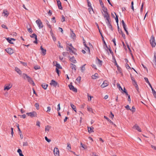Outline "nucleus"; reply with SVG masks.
<instances>
[{
    "mask_svg": "<svg viewBox=\"0 0 156 156\" xmlns=\"http://www.w3.org/2000/svg\"><path fill=\"white\" fill-rule=\"evenodd\" d=\"M67 51H69L70 54H75L76 49L72 45V44H68L66 47Z\"/></svg>",
    "mask_w": 156,
    "mask_h": 156,
    "instance_id": "1",
    "label": "nucleus"
},
{
    "mask_svg": "<svg viewBox=\"0 0 156 156\" xmlns=\"http://www.w3.org/2000/svg\"><path fill=\"white\" fill-rule=\"evenodd\" d=\"M36 23L37 24L39 29H41L43 27L42 23L40 19H38L36 21Z\"/></svg>",
    "mask_w": 156,
    "mask_h": 156,
    "instance_id": "2",
    "label": "nucleus"
},
{
    "mask_svg": "<svg viewBox=\"0 0 156 156\" xmlns=\"http://www.w3.org/2000/svg\"><path fill=\"white\" fill-rule=\"evenodd\" d=\"M150 41L152 47H154L155 46L156 44L154 37L153 36L151 37Z\"/></svg>",
    "mask_w": 156,
    "mask_h": 156,
    "instance_id": "3",
    "label": "nucleus"
},
{
    "mask_svg": "<svg viewBox=\"0 0 156 156\" xmlns=\"http://www.w3.org/2000/svg\"><path fill=\"white\" fill-rule=\"evenodd\" d=\"M53 152L55 156H59V151L58 148H55Z\"/></svg>",
    "mask_w": 156,
    "mask_h": 156,
    "instance_id": "4",
    "label": "nucleus"
},
{
    "mask_svg": "<svg viewBox=\"0 0 156 156\" xmlns=\"http://www.w3.org/2000/svg\"><path fill=\"white\" fill-rule=\"evenodd\" d=\"M71 83H71L69 85V87L70 89L75 92H77V89L75 88L71 84Z\"/></svg>",
    "mask_w": 156,
    "mask_h": 156,
    "instance_id": "5",
    "label": "nucleus"
},
{
    "mask_svg": "<svg viewBox=\"0 0 156 156\" xmlns=\"http://www.w3.org/2000/svg\"><path fill=\"white\" fill-rule=\"evenodd\" d=\"M5 51L9 54L11 55L14 52V50L11 48H8L5 49Z\"/></svg>",
    "mask_w": 156,
    "mask_h": 156,
    "instance_id": "6",
    "label": "nucleus"
},
{
    "mask_svg": "<svg viewBox=\"0 0 156 156\" xmlns=\"http://www.w3.org/2000/svg\"><path fill=\"white\" fill-rule=\"evenodd\" d=\"M108 85V82L107 80H105L104 81L103 83L101 86V88H103L106 87Z\"/></svg>",
    "mask_w": 156,
    "mask_h": 156,
    "instance_id": "7",
    "label": "nucleus"
},
{
    "mask_svg": "<svg viewBox=\"0 0 156 156\" xmlns=\"http://www.w3.org/2000/svg\"><path fill=\"white\" fill-rule=\"evenodd\" d=\"M12 85L11 84H8L6 86L4 87V90H9L12 87Z\"/></svg>",
    "mask_w": 156,
    "mask_h": 156,
    "instance_id": "8",
    "label": "nucleus"
},
{
    "mask_svg": "<svg viewBox=\"0 0 156 156\" xmlns=\"http://www.w3.org/2000/svg\"><path fill=\"white\" fill-rule=\"evenodd\" d=\"M27 80L31 84L33 85V86H34L35 84L34 82H33L32 79L29 76H27Z\"/></svg>",
    "mask_w": 156,
    "mask_h": 156,
    "instance_id": "9",
    "label": "nucleus"
},
{
    "mask_svg": "<svg viewBox=\"0 0 156 156\" xmlns=\"http://www.w3.org/2000/svg\"><path fill=\"white\" fill-rule=\"evenodd\" d=\"M6 39L9 43L11 44H13V42H12V41H15V39L12 38H6Z\"/></svg>",
    "mask_w": 156,
    "mask_h": 156,
    "instance_id": "10",
    "label": "nucleus"
},
{
    "mask_svg": "<svg viewBox=\"0 0 156 156\" xmlns=\"http://www.w3.org/2000/svg\"><path fill=\"white\" fill-rule=\"evenodd\" d=\"M40 49L41 51V54L43 55H45L46 54V50L44 49L42 46H41Z\"/></svg>",
    "mask_w": 156,
    "mask_h": 156,
    "instance_id": "11",
    "label": "nucleus"
},
{
    "mask_svg": "<svg viewBox=\"0 0 156 156\" xmlns=\"http://www.w3.org/2000/svg\"><path fill=\"white\" fill-rule=\"evenodd\" d=\"M57 83L54 80H51V82L50 83V85H53L54 87H56L57 85Z\"/></svg>",
    "mask_w": 156,
    "mask_h": 156,
    "instance_id": "12",
    "label": "nucleus"
},
{
    "mask_svg": "<svg viewBox=\"0 0 156 156\" xmlns=\"http://www.w3.org/2000/svg\"><path fill=\"white\" fill-rule=\"evenodd\" d=\"M133 128L136 129L138 131L140 132H141L140 129L137 124H135L134 125L133 127Z\"/></svg>",
    "mask_w": 156,
    "mask_h": 156,
    "instance_id": "13",
    "label": "nucleus"
},
{
    "mask_svg": "<svg viewBox=\"0 0 156 156\" xmlns=\"http://www.w3.org/2000/svg\"><path fill=\"white\" fill-rule=\"evenodd\" d=\"M69 60L71 62L74 63H76V60L73 56L69 58Z\"/></svg>",
    "mask_w": 156,
    "mask_h": 156,
    "instance_id": "14",
    "label": "nucleus"
},
{
    "mask_svg": "<svg viewBox=\"0 0 156 156\" xmlns=\"http://www.w3.org/2000/svg\"><path fill=\"white\" fill-rule=\"evenodd\" d=\"M15 70L16 72L19 75H21L22 74V71L18 68L16 67L15 68Z\"/></svg>",
    "mask_w": 156,
    "mask_h": 156,
    "instance_id": "15",
    "label": "nucleus"
},
{
    "mask_svg": "<svg viewBox=\"0 0 156 156\" xmlns=\"http://www.w3.org/2000/svg\"><path fill=\"white\" fill-rule=\"evenodd\" d=\"M131 79L132 80V81H133V84H135V85H136V87L137 86H138V85L137 84V83H136V82L135 81V80L134 79V78L131 75Z\"/></svg>",
    "mask_w": 156,
    "mask_h": 156,
    "instance_id": "16",
    "label": "nucleus"
},
{
    "mask_svg": "<svg viewBox=\"0 0 156 156\" xmlns=\"http://www.w3.org/2000/svg\"><path fill=\"white\" fill-rule=\"evenodd\" d=\"M70 67L73 70H74V71H76V68L75 65L72 63H71Z\"/></svg>",
    "mask_w": 156,
    "mask_h": 156,
    "instance_id": "17",
    "label": "nucleus"
},
{
    "mask_svg": "<svg viewBox=\"0 0 156 156\" xmlns=\"http://www.w3.org/2000/svg\"><path fill=\"white\" fill-rule=\"evenodd\" d=\"M102 13L104 18H107V17H110L108 12H106L103 13L102 12Z\"/></svg>",
    "mask_w": 156,
    "mask_h": 156,
    "instance_id": "18",
    "label": "nucleus"
},
{
    "mask_svg": "<svg viewBox=\"0 0 156 156\" xmlns=\"http://www.w3.org/2000/svg\"><path fill=\"white\" fill-rule=\"evenodd\" d=\"M87 110L89 112H91L92 113H94V112L92 108L90 107V106H87Z\"/></svg>",
    "mask_w": 156,
    "mask_h": 156,
    "instance_id": "19",
    "label": "nucleus"
},
{
    "mask_svg": "<svg viewBox=\"0 0 156 156\" xmlns=\"http://www.w3.org/2000/svg\"><path fill=\"white\" fill-rule=\"evenodd\" d=\"M94 128L92 127H88V132L90 133L93 132Z\"/></svg>",
    "mask_w": 156,
    "mask_h": 156,
    "instance_id": "20",
    "label": "nucleus"
},
{
    "mask_svg": "<svg viewBox=\"0 0 156 156\" xmlns=\"http://www.w3.org/2000/svg\"><path fill=\"white\" fill-rule=\"evenodd\" d=\"M70 105L71 107L72 108V109H73V110H74V111L75 112H76V107L71 103L70 104Z\"/></svg>",
    "mask_w": 156,
    "mask_h": 156,
    "instance_id": "21",
    "label": "nucleus"
},
{
    "mask_svg": "<svg viewBox=\"0 0 156 156\" xmlns=\"http://www.w3.org/2000/svg\"><path fill=\"white\" fill-rule=\"evenodd\" d=\"M2 14L5 16H6V17L8 16L9 14V13L6 10H4Z\"/></svg>",
    "mask_w": 156,
    "mask_h": 156,
    "instance_id": "22",
    "label": "nucleus"
},
{
    "mask_svg": "<svg viewBox=\"0 0 156 156\" xmlns=\"http://www.w3.org/2000/svg\"><path fill=\"white\" fill-rule=\"evenodd\" d=\"M51 128V127L49 126H46L45 128V131L46 132L48 133V132L49 131L50 129Z\"/></svg>",
    "mask_w": 156,
    "mask_h": 156,
    "instance_id": "23",
    "label": "nucleus"
},
{
    "mask_svg": "<svg viewBox=\"0 0 156 156\" xmlns=\"http://www.w3.org/2000/svg\"><path fill=\"white\" fill-rule=\"evenodd\" d=\"M88 9L89 11L90 12V14H92L94 13V12L93 11V9L92 8V7H89Z\"/></svg>",
    "mask_w": 156,
    "mask_h": 156,
    "instance_id": "24",
    "label": "nucleus"
},
{
    "mask_svg": "<svg viewBox=\"0 0 156 156\" xmlns=\"http://www.w3.org/2000/svg\"><path fill=\"white\" fill-rule=\"evenodd\" d=\"M34 112H31L29 113H27V115L28 116H30L31 117H32L34 116Z\"/></svg>",
    "mask_w": 156,
    "mask_h": 156,
    "instance_id": "25",
    "label": "nucleus"
},
{
    "mask_svg": "<svg viewBox=\"0 0 156 156\" xmlns=\"http://www.w3.org/2000/svg\"><path fill=\"white\" fill-rule=\"evenodd\" d=\"M98 74L96 73L94 75L92 76V78L93 79H95L98 77Z\"/></svg>",
    "mask_w": 156,
    "mask_h": 156,
    "instance_id": "26",
    "label": "nucleus"
},
{
    "mask_svg": "<svg viewBox=\"0 0 156 156\" xmlns=\"http://www.w3.org/2000/svg\"><path fill=\"white\" fill-rule=\"evenodd\" d=\"M86 65V64L83 65L81 68V71L82 73H83L85 70V66Z\"/></svg>",
    "mask_w": 156,
    "mask_h": 156,
    "instance_id": "27",
    "label": "nucleus"
},
{
    "mask_svg": "<svg viewBox=\"0 0 156 156\" xmlns=\"http://www.w3.org/2000/svg\"><path fill=\"white\" fill-rule=\"evenodd\" d=\"M97 62L99 66H101L102 65V61H101L99 59H98Z\"/></svg>",
    "mask_w": 156,
    "mask_h": 156,
    "instance_id": "28",
    "label": "nucleus"
},
{
    "mask_svg": "<svg viewBox=\"0 0 156 156\" xmlns=\"http://www.w3.org/2000/svg\"><path fill=\"white\" fill-rule=\"evenodd\" d=\"M71 37L72 38H73V39H74L75 38L76 35L73 32V31L71 33Z\"/></svg>",
    "mask_w": 156,
    "mask_h": 156,
    "instance_id": "29",
    "label": "nucleus"
},
{
    "mask_svg": "<svg viewBox=\"0 0 156 156\" xmlns=\"http://www.w3.org/2000/svg\"><path fill=\"white\" fill-rule=\"evenodd\" d=\"M17 152L19 153L20 156H24L22 153V151L21 149H19L17 150Z\"/></svg>",
    "mask_w": 156,
    "mask_h": 156,
    "instance_id": "30",
    "label": "nucleus"
},
{
    "mask_svg": "<svg viewBox=\"0 0 156 156\" xmlns=\"http://www.w3.org/2000/svg\"><path fill=\"white\" fill-rule=\"evenodd\" d=\"M57 3L58 5V8L59 9H62V7L61 6V2H58Z\"/></svg>",
    "mask_w": 156,
    "mask_h": 156,
    "instance_id": "31",
    "label": "nucleus"
},
{
    "mask_svg": "<svg viewBox=\"0 0 156 156\" xmlns=\"http://www.w3.org/2000/svg\"><path fill=\"white\" fill-rule=\"evenodd\" d=\"M30 37L32 38H34L36 40H37V36L35 34H33L31 35H30Z\"/></svg>",
    "mask_w": 156,
    "mask_h": 156,
    "instance_id": "32",
    "label": "nucleus"
},
{
    "mask_svg": "<svg viewBox=\"0 0 156 156\" xmlns=\"http://www.w3.org/2000/svg\"><path fill=\"white\" fill-rule=\"evenodd\" d=\"M42 86L44 89H46L48 86V85L45 83H43L42 84Z\"/></svg>",
    "mask_w": 156,
    "mask_h": 156,
    "instance_id": "33",
    "label": "nucleus"
},
{
    "mask_svg": "<svg viewBox=\"0 0 156 156\" xmlns=\"http://www.w3.org/2000/svg\"><path fill=\"white\" fill-rule=\"evenodd\" d=\"M102 10L103 12H107V9L104 6H103V7H102Z\"/></svg>",
    "mask_w": 156,
    "mask_h": 156,
    "instance_id": "34",
    "label": "nucleus"
},
{
    "mask_svg": "<svg viewBox=\"0 0 156 156\" xmlns=\"http://www.w3.org/2000/svg\"><path fill=\"white\" fill-rule=\"evenodd\" d=\"M87 97H88V101H91V99L92 98H93V97L90 95H89V94H87Z\"/></svg>",
    "mask_w": 156,
    "mask_h": 156,
    "instance_id": "35",
    "label": "nucleus"
},
{
    "mask_svg": "<svg viewBox=\"0 0 156 156\" xmlns=\"http://www.w3.org/2000/svg\"><path fill=\"white\" fill-rule=\"evenodd\" d=\"M21 76H22V77L24 78V79H26V78H27V76H28L27 74L23 73L22 75H21Z\"/></svg>",
    "mask_w": 156,
    "mask_h": 156,
    "instance_id": "36",
    "label": "nucleus"
},
{
    "mask_svg": "<svg viewBox=\"0 0 156 156\" xmlns=\"http://www.w3.org/2000/svg\"><path fill=\"white\" fill-rule=\"evenodd\" d=\"M152 93L153 94V95L154 96V98H156V91L154 90L153 89V88H152Z\"/></svg>",
    "mask_w": 156,
    "mask_h": 156,
    "instance_id": "37",
    "label": "nucleus"
},
{
    "mask_svg": "<svg viewBox=\"0 0 156 156\" xmlns=\"http://www.w3.org/2000/svg\"><path fill=\"white\" fill-rule=\"evenodd\" d=\"M117 87L119 88V90H123V89H122V87H121V86H120V85L119 83H117Z\"/></svg>",
    "mask_w": 156,
    "mask_h": 156,
    "instance_id": "38",
    "label": "nucleus"
},
{
    "mask_svg": "<svg viewBox=\"0 0 156 156\" xmlns=\"http://www.w3.org/2000/svg\"><path fill=\"white\" fill-rule=\"evenodd\" d=\"M114 14H115V15L116 16V17L115 18V20L116 21V22L117 23V25H118V16L115 13H114Z\"/></svg>",
    "mask_w": 156,
    "mask_h": 156,
    "instance_id": "39",
    "label": "nucleus"
},
{
    "mask_svg": "<svg viewBox=\"0 0 156 156\" xmlns=\"http://www.w3.org/2000/svg\"><path fill=\"white\" fill-rule=\"evenodd\" d=\"M46 23L47 26H48V27H49L51 29V26L49 24L48 21V20H47L46 21Z\"/></svg>",
    "mask_w": 156,
    "mask_h": 156,
    "instance_id": "40",
    "label": "nucleus"
},
{
    "mask_svg": "<svg viewBox=\"0 0 156 156\" xmlns=\"http://www.w3.org/2000/svg\"><path fill=\"white\" fill-rule=\"evenodd\" d=\"M107 23L108 28H109L111 29V30H112V26L110 24V22L108 23Z\"/></svg>",
    "mask_w": 156,
    "mask_h": 156,
    "instance_id": "41",
    "label": "nucleus"
},
{
    "mask_svg": "<svg viewBox=\"0 0 156 156\" xmlns=\"http://www.w3.org/2000/svg\"><path fill=\"white\" fill-rule=\"evenodd\" d=\"M81 80V77L79 76L76 80V81H77L78 83H80V80Z\"/></svg>",
    "mask_w": 156,
    "mask_h": 156,
    "instance_id": "42",
    "label": "nucleus"
},
{
    "mask_svg": "<svg viewBox=\"0 0 156 156\" xmlns=\"http://www.w3.org/2000/svg\"><path fill=\"white\" fill-rule=\"evenodd\" d=\"M66 148L69 150H70L71 149V145L69 144H67V147Z\"/></svg>",
    "mask_w": 156,
    "mask_h": 156,
    "instance_id": "43",
    "label": "nucleus"
},
{
    "mask_svg": "<svg viewBox=\"0 0 156 156\" xmlns=\"http://www.w3.org/2000/svg\"><path fill=\"white\" fill-rule=\"evenodd\" d=\"M106 23H109L110 22L109 20L110 19V17H107V18H106Z\"/></svg>",
    "mask_w": 156,
    "mask_h": 156,
    "instance_id": "44",
    "label": "nucleus"
},
{
    "mask_svg": "<svg viewBox=\"0 0 156 156\" xmlns=\"http://www.w3.org/2000/svg\"><path fill=\"white\" fill-rule=\"evenodd\" d=\"M56 68H57L58 69H61V67L60 65L58 63H56Z\"/></svg>",
    "mask_w": 156,
    "mask_h": 156,
    "instance_id": "45",
    "label": "nucleus"
},
{
    "mask_svg": "<svg viewBox=\"0 0 156 156\" xmlns=\"http://www.w3.org/2000/svg\"><path fill=\"white\" fill-rule=\"evenodd\" d=\"M34 68L35 70H37V69H40V67L39 66H34Z\"/></svg>",
    "mask_w": 156,
    "mask_h": 156,
    "instance_id": "46",
    "label": "nucleus"
},
{
    "mask_svg": "<svg viewBox=\"0 0 156 156\" xmlns=\"http://www.w3.org/2000/svg\"><path fill=\"white\" fill-rule=\"evenodd\" d=\"M35 106L36 108L37 109H39V105L38 103H36L35 105Z\"/></svg>",
    "mask_w": 156,
    "mask_h": 156,
    "instance_id": "47",
    "label": "nucleus"
},
{
    "mask_svg": "<svg viewBox=\"0 0 156 156\" xmlns=\"http://www.w3.org/2000/svg\"><path fill=\"white\" fill-rule=\"evenodd\" d=\"M45 139L48 143H49L51 141V140L48 139L47 136H45Z\"/></svg>",
    "mask_w": 156,
    "mask_h": 156,
    "instance_id": "48",
    "label": "nucleus"
},
{
    "mask_svg": "<svg viewBox=\"0 0 156 156\" xmlns=\"http://www.w3.org/2000/svg\"><path fill=\"white\" fill-rule=\"evenodd\" d=\"M104 42L105 44V49L107 51H108V47L107 46V44H106V43L105 42V41H104Z\"/></svg>",
    "mask_w": 156,
    "mask_h": 156,
    "instance_id": "49",
    "label": "nucleus"
},
{
    "mask_svg": "<svg viewBox=\"0 0 156 156\" xmlns=\"http://www.w3.org/2000/svg\"><path fill=\"white\" fill-rule=\"evenodd\" d=\"M114 115L112 114V112H111L110 114L109 115L110 117L112 119L114 117Z\"/></svg>",
    "mask_w": 156,
    "mask_h": 156,
    "instance_id": "50",
    "label": "nucleus"
},
{
    "mask_svg": "<svg viewBox=\"0 0 156 156\" xmlns=\"http://www.w3.org/2000/svg\"><path fill=\"white\" fill-rule=\"evenodd\" d=\"M129 110L132 111V112H134L135 111V108L134 106H133L131 109H130Z\"/></svg>",
    "mask_w": 156,
    "mask_h": 156,
    "instance_id": "51",
    "label": "nucleus"
},
{
    "mask_svg": "<svg viewBox=\"0 0 156 156\" xmlns=\"http://www.w3.org/2000/svg\"><path fill=\"white\" fill-rule=\"evenodd\" d=\"M80 145L81 147H82L84 149H85L87 148V147L85 145H83L82 143H81Z\"/></svg>",
    "mask_w": 156,
    "mask_h": 156,
    "instance_id": "52",
    "label": "nucleus"
},
{
    "mask_svg": "<svg viewBox=\"0 0 156 156\" xmlns=\"http://www.w3.org/2000/svg\"><path fill=\"white\" fill-rule=\"evenodd\" d=\"M65 21V18L64 16L62 15V19H61V21L62 22H63Z\"/></svg>",
    "mask_w": 156,
    "mask_h": 156,
    "instance_id": "53",
    "label": "nucleus"
},
{
    "mask_svg": "<svg viewBox=\"0 0 156 156\" xmlns=\"http://www.w3.org/2000/svg\"><path fill=\"white\" fill-rule=\"evenodd\" d=\"M51 36L52 37V39L54 41H55L56 40V37L53 35V34H52Z\"/></svg>",
    "mask_w": 156,
    "mask_h": 156,
    "instance_id": "54",
    "label": "nucleus"
},
{
    "mask_svg": "<svg viewBox=\"0 0 156 156\" xmlns=\"http://www.w3.org/2000/svg\"><path fill=\"white\" fill-rule=\"evenodd\" d=\"M28 145V143L27 142H25L23 143V146H27Z\"/></svg>",
    "mask_w": 156,
    "mask_h": 156,
    "instance_id": "55",
    "label": "nucleus"
},
{
    "mask_svg": "<svg viewBox=\"0 0 156 156\" xmlns=\"http://www.w3.org/2000/svg\"><path fill=\"white\" fill-rule=\"evenodd\" d=\"M99 1L100 2V3L101 7H103L104 6L103 3L101 1V0H99Z\"/></svg>",
    "mask_w": 156,
    "mask_h": 156,
    "instance_id": "56",
    "label": "nucleus"
},
{
    "mask_svg": "<svg viewBox=\"0 0 156 156\" xmlns=\"http://www.w3.org/2000/svg\"><path fill=\"white\" fill-rule=\"evenodd\" d=\"M19 116L20 117L22 118L23 119L25 118L26 117V115L25 114H23L22 115H19Z\"/></svg>",
    "mask_w": 156,
    "mask_h": 156,
    "instance_id": "57",
    "label": "nucleus"
},
{
    "mask_svg": "<svg viewBox=\"0 0 156 156\" xmlns=\"http://www.w3.org/2000/svg\"><path fill=\"white\" fill-rule=\"evenodd\" d=\"M40 122L39 121H37L36 122V126L40 127Z\"/></svg>",
    "mask_w": 156,
    "mask_h": 156,
    "instance_id": "58",
    "label": "nucleus"
},
{
    "mask_svg": "<svg viewBox=\"0 0 156 156\" xmlns=\"http://www.w3.org/2000/svg\"><path fill=\"white\" fill-rule=\"evenodd\" d=\"M87 5L89 7H91V5L90 3L89 2L88 0H87Z\"/></svg>",
    "mask_w": 156,
    "mask_h": 156,
    "instance_id": "59",
    "label": "nucleus"
},
{
    "mask_svg": "<svg viewBox=\"0 0 156 156\" xmlns=\"http://www.w3.org/2000/svg\"><path fill=\"white\" fill-rule=\"evenodd\" d=\"M68 54V53L66 52H64L62 53V55L64 56H66Z\"/></svg>",
    "mask_w": 156,
    "mask_h": 156,
    "instance_id": "60",
    "label": "nucleus"
},
{
    "mask_svg": "<svg viewBox=\"0 0 156 156\" xmlns=\"http://www.w3.org/2000/svg\"><path fill=\"white\" fill-rule=\"evenodd\" d=\"M47 112H50L51 110V107L50 106H48L47 107Z\"/></svg>",
    "mask_w": 156,
    "mask_h": 156,
    "instance_id": "61",
    "label": "nucleus"
},
{
    "mask_svg": "<svg viewBox=\"0 0 156 156\" xmlns=\"http://www.w3.org/2000/svg\"><path fill=\"white\" fill-rule=\"evenodd\" d=\"M108 50L110 52V53L112 55L113 54V52L112 51L111 48H108Z\"/></svg>",
    "mask_w": 156,
    "mask_h": 156,
    "instance_id": "62",
    "label": "nucleus"
},
{
    "mask_svg": "<svg viewBox=\"0 0 156 156\" xmlns=\"http://www.w3.org/2000/svg\"><path fill=\"white\" fill-rule=\"evenodd\" d=\"M60 109V104H59L57 105V110L58 111Z\"/></svg>",
    "mask_w": 156,
    "mask_h": 156,
    "instance_id": "63",
    "label": "nucleus"
},
{
    "mask_svg": "<svg viewBox=\"0 0 156 156\" xmlns=\"http://www.w3.org/2000/svg\"><path fill=\"white\" fill-rule=\"evenodd\" d=\"M28 31L30 33H31L32 32V30L31 28L28 29Z\"/></svg>",
    "mask_w": 156,
    "mask_h": 156,
    "instance_id": "64",
    "label": "nucleus"
}]
</instances>
